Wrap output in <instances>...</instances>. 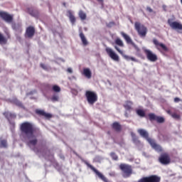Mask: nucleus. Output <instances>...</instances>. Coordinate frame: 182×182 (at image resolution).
I'll use <instances>...</instances> for the list:
<instances>
[{"label": "nucleus", "mask_w": 182, "mask_h": 182, "mask_svg": "<svg viewBox=\"0 0 182 182\" xmlns=\"http://www.w3.org/2000/svg\"><path fill=\"white\" fill-rule=\"evenodd\" d=\"M1 147L6 148L7 147V141L6 140H1Z\"/></svg>", "instance_id": "obj_35"}, {"label": "nucleus", "mask_w": 182, "mask_h": 182, "mask_svg": "<svg viewBox=\"0 0 182 182\" xmlns=\"http://www.w3.org/2000/svg\"><path fill=\"white\" fill-rule=\"evenodd\" d=\"M138 133H139V135H141V136L145 138L146 140L148 141V142H149V139H152L149 137V133L144 129H138Z\"/></svg>", "instance_id": "obj_18"}, {"label": "nucleus", "mask_w": 182, "mask_h": 182, "mask_svg": "<svg viewBox=\"0 0 182 182\" xmlns=\"http://www.w3.org/2000/svg\"><path fill=\"white\" fill-rule=\"evenodd\" d=\"M20 129L21 136L25 140H28L26 144L29 147L35 146L38 144V139L35 134L37 136L41 134L38 128L35 127L31 122H25L21 124Z\"/></svg>", "instance_id": "obj_1"}, {"label": "nucleus", "mask_w": 182, "mask_h": 182, "mask_svg": "<svg viewBox=\"0 0 182 182\" xmlns=\"http://www.w3.org/2000/svg\"><path fill=\"white\" fill-rule=\"evenodd\" d=\"M85 97L87 102L90 105H93L98 100V96L96 92L87 90L85 92Z\"/></svg>", "instance_id": "obj_3"}, {"label": "nucleus", "mask_w": 182, "mask_h": 182, "mask_svg": "<svg viewBox=\"0 0 182 182\" xmlns=\"http://www.w3.org/2000/svg\"><path fill=\"white\" fill-rule=\"evenodd\" d=\"M159 162L164 165H168L171 163V157L168 154L164 153L161 154L159 159H158Z\"/></svg>", "instance_id": "obj_8"}, {"label": "nucleus", "mask_w": 182, "mask_h": 182, "mask_svg": "<svg viewBox=\"0 0 182 182\" xmlns=\"http://www.w3.org/2000/svg\"><path fill=\"white\" fill-rule=\"evenodd\" d=\"M114 48L125 58L127 60H132L134 62H137V60L133 57H129L124 55V52L121 50L117 46H115Z\"/></svg>", "instance_id": "obj_15"}, {"label": "nucleus", "mask_w": 182, "mask_h": 182, "mask_svg": "<svg viewBox=\"0 0 182 182\" xmlns=\"http://www.w3.org/2000/svg\"><path fill=\"white\" fill-rule=\"evenodd\" d=\"M63 5L65 6H66V3H63Z\"/></svg>", "instance_id": "obj_48"}, {"label": "nucleus", "mask_w": 182, "mask_h": 182, "mask_svg": "<svg viewBox=\"0 0 182 182\" xmlns=\"http://www.w3.org/2000/svg\"><path fill=\"white\" fill-rule=\"evenodd\" d=\"M148 117H149V120H151V122L154 120L156 121V122L158 123H164L165 122V119L164 117H158L154 113H149V114H148Z\"/></svg>", "instance_id": "obj_11"}, {"label": "nucleus", "mask_w": 182, "mask_h": 182, "mask_svg": "<svg viewBox=\"0 0 182 182\" xmlns=\"http://www.w3.org/2000/svg\"><path fill=\"white\" fill-rule=\"evenodd\" d=\"M85 164L90 168L96 175L104 182H111L106 176H105L102 173H100L98 170H97L93 166L90 164L88 162L85 161Z\"/></svg>", "instance_id": "obj_6"}, {"label": "nucleus", "mask_w": 182, "mask_h": 182, "mask_svg": "<svg viewBox=\"0 0 182 182\" xmlns=\"http://www.w3.org/2000/svg\"><path fill=\"white\" fill-rule=\"evenodd\" d=\"M12 102L19 107H23V104L19 100H18L16 98L12 100Z\"/></svg>", "instance_id": "obj_31"}, {"label": "nucleus", "mask_w": 182, "mask_h": 182, "mask_svg": "<svg viewBox=\"0 0 182 182\" xmlns=\"http://www.w3.org/2000/svg\"><path fill=\"white\" fill-rule=\"evenodd\" d=\"M0 17L7 23H11L13 21V16L6 11H0Z\"/></svg>", "instance_id": "obj_12"}, {"label": "nucleus", "mask_w": 182, "mask_h": 182, "mask_svg": "<svg viewBox=\"0 0 182 182\" xmlns=\"http://www.w3.org/2000/svg\"><path fill=\"white\" fill-rule=\"evenodd\" d=\"M119 168L122 171V176H124V178H129L133 173L132 166L129 164H121Z\"/></svg>", "instance_id": "obj_2"}, {"label": "nucleus", "mask_w": 182, "mask_h": 182, "mask_svg": "<svg viewBox=\"0 0 182 182\" xmlns=\"http://www.w3.org/2000/svg\"><path fill=\"white\" fill-rule=\"evenodd\" d=\"M149 143L151 144V146H152L154 149L156 150L157 151L160 152L163 151L162 147L160 145L156 144L154 139H149Z\"/></svg>", "instance_id": "obj_16"}, {"label": "nucleus", "mask_w": 182, "mask_h": 182, "mask_svg": "<svg viewBox=\"0 0 182 182\" xmlns=\"http://www.w3.org/2000/svg\"><path fill=\"white\" fill-rule=\"evenodd\" d=\"M144 53L146 55V59L151 62H156L158 60V57L151 50L148 49H144Z\"/></svg>", "instance_id": "obj_7"}, {"label": "nucleus", "mask_w": 182, "mask_h": 182, "mask_svg": "<svg viewBox=\"0 0 182 182\" xmlns=\"http://www.w3.org/2000/svg\"><path fill=\"white\" fill-rule=\"evenodd\" d=\"M36 33L35 28L33 26H28L26 28L25 36L26 38H32Z\"/></svg>", "instance_id": "obj_13"}, {"label": "nucleus", "mask_w": 182, "mask_h": 182, "mask_svg": "<svg viewBox=\"0 0 182 182\" xmlns=\"http://www.w3.org/2000/svg\"><path fill=\"white\" fill-rule=\"evenodd\" d=\"M4 115L6 117V118H9V117H11L13 116V114L9 112H6L4 113Z\"/></svg>", "instance_id": "obj_37"}, {"label": "nucleus", "mask_w": 182, "mask_h": 182, "mask_svg": "<svg viewBox=\"0 0 182 182\" xmlns=\"http://www.w3.org/2000/svg\"><path fill=\"white\" fill-rule=\"evenodd\" d=\"M80 38L82 42L83 46H87L88 45V41H87V39L82 32H81L80 33Z\"/></svg>", "instance_id": "obj_25"}, {"label": "nucleus", "mask_w": 182, "mask_h": 182, "mask_svg": "<svg viewBox=\"0 0 182 182\" xmlns=\"http://www.w3.org/2000/svg\"><path fill=\"white\" fill-rule=\"evenodd\" d=\"M68 16L69 17L71 23L73 25H74L76 22V18H75L73 13H72L71 10H68Z\"/></svg>", "instance_id": "obj_22"}, {"label": "nucleus", "mask_w": 182, "mask_h": 182, "mask_svg": "<svg viewBox=\"0 0 182 182\" xmlns=\"http://www.w3.org/2000/svg\"><path fill=\"white\" fill-rule=\"evenodd\" d=\"M12 28L14 31H19L21 33L23 31V30L21 28V26L20 24H13L12 25Z\"/></svg>", "instance_id": "obj_28"}, {"label": "nucleus", "mask_w": 182, "mask_h": 182, "mask_svg": "<svg viewBox=\"0 0 182 182\" xmlns=\"http://www.w3.org/2000/svg\"><path fill=\"white\" fill-rule=\"evenodd\" d=\"M8 38H10V36H8Z\"/></svg>", "instance_id": "obj_49"}, {"label": "nucleus", "mask_w": 182, "mask_h": 182, "mask_svg": "<svg viewBox=\"0 0 182 182\" xmlns=\"http://www.w3.org/2000/svg\"><path fill=\"white\" fill-rule=\"evenodd\" d=\"M162 8L164 9V11H166V6L164 5V6H162Z\"/></svg>", "instance_id": "obj_45"}, {"label": "nucleus", "mask_w": 182, "mask_h": 182, "mask_svg": "<svg viewBox=\"0 0 182 182\" xmlns=\"http://www.w3.org/2000/svg\"><path fill=\"white\" fill-rule=\"evenodd\" d=\"M135 30L138 32V36L141 38H145L146 36L148 29L144 25H141L139 22H135Z\"/></svg>", "instance_id": "obj_4"}, {"label": "nucleus", "mask_w": 182, "mask_h": 182, "mask_svg": "<svg viewBox=\"0 0 182 182\" xmlns=\"http://www.w3.org/2000/svg\"><path fill=\"white\" fill-rule=\"evenodd\" d=\"M28 13L35 18H38L39 16V11L38 10H33V9H28Z\"/></svg>", "instance_id": "obj_21"}, {"label": "nucleus", "mask_w": 182, "mask_h": 182, "mask_svg": "<svg viewBox=\"0 0 182 182\" xmlns=\"http://www.w3.org/2000/svg\"><path fill=\"white\" fill-rule=\"evenodd\" d=\"M115 43L117 46H119V47H122V48L124 47V43H123V41L120 38H117L115 40Z\"/></svg>", "instance_id": "obj_32"}, {"label": "nucleus", "mask_w": 182, "mask_h": 182, "mask_svg": "<svg viewBox=\"0 0 182 182\" xmlns=\"http://www.w3.org/2000/svg\"><path fill=\"white\" fill-rule=\"evenodd\" d=\"M79 17L82 21H85L87 18V14L82 10H80L79 11Z\"/></svg>", "instance_id": "obj_27"}, {"label": "nucleus", "mask_w": 182, "mask_h": 182, "mask_svg": "<svg viewBox=\"0 0 182 182\" xmlns=\"http://www.w3.org/2000/svg\"><path fill=\"white\" fill-rule=\"evenodd\" d=\"M107 55L114 61L119 62V55L110 48H107L105 49Z\"/></svg>", "instance_id": "obj_9"}, {"label": "nucleus", "mask_w": 182, "mask_h": 182, "mask_svg": "<svg viewBox=\"0 0 182 182\" xmlns=\"http://www.w3.org/2000/svg\"><path fill=\"white\" fill-rule=\"evenodd\" d=\"M67 71H68L69 73H73V70H72L71 68H68V69L67 70Z\"/></svg>", "instance_id": "obj_44"}, {"label": "nucleus", "mask_w": 182, "mask_h": 182, "mask_svg": "<svg viewBox=\"0 0 182 182\" xmlns=\"http://www.w3.org/2000/svg\"><path fill=\"white\" fill-rule=\"evenodd\" d=\"M110 156L112 158V159L114 161H117L119 159L118 156L114 152H112L110 154Z\"/></svg>", "instance_id": "obj_33"}, {"label": "nucleus", "mask_w": 182, "mask_h": 182, "mask_svg": "<svg viewBox=\"0 0 182 182\" xmlns=\"http://www.w3.org/2000/svg\"><path fill=\"white\" fill-rule=\"evenodd\" d=\"M168 24L172 29L182 31V24L178 22H172L171 19L168 20Z\"/></svg>", "instance_id": "obj_14"}, {"label": "nucleus", "mask_w": 182, "mask_h": 182, "mask_svg": "<svg viewBox=\"0 0 182 182\" xmlns=\"http://www.w3.org/2000/svg\"><path fill=\"white\" fill-rule=\"evenodd\" d=\"M146 11H148L149 13L153 12V10L150 7H146Z\"/></svg>", "instance_id": "obj_42"}, {"label": "nucleus", "mask_w": 182, "mask_h": 182, "mask_svg": "<svg viewBox=\"0 0 182 182\" xmlns=\"http://www.w3.org/2000/svg\"><path fill=\"white\" fill-rule=\"evenodd\" d=\"M35 93H36V90L31 91V92H28V95H33V94H35Z\"/></svg>", "instance_id": "obj_43"}, {"label": "nucleus", "mask_w": 182, "mask_h": 182, "mask_svg": "<svg viewBox=\"0 0 182 182\" xmlns=\"http://www.w3.org/2000/svg\"><path fill=\"white\" fill-rule=\"evenodd\" d=\"M121 34L122 36V38H124V39H125V41H127V43L131 44V46L134 47H136V44L132 41V38L128 35H127L124 32H122Z\"/></svg>", "instance_id": "obj_17"}, {"label": "nucleus", "mask_w": 182, "mask_h": 182, "mask_svg": "<svg viewBox=\"0 0 182 182\" xmlns=\"http://www.w3.org/2000/svg\"><path fill=\"white\" fill-rule=\"evenodd\" d=\"M114 24H115L114 22H110L109 23H108V24L107 25V26L108 28H112V26H114Z\"/></svg>", "instance_id": "obj_39"}, {"label": "nucleus", "mask_w": 182, "mask_h": 182, "mask_svg": "<svg viewBox=\"0 0 182 182\" xmlns=\"http://www.w3.org/2000/svg\"><path fill=\"white\" fill-rule=\"evenodd\" d=\"M171 117L174 119H179L180 115L177 114L176 113H173L171 114Z\"/></svg>", "instance_id": "obj_38"}, {"label": "nucleus", "mask_w": 182, "mask_h": 182, "mask_svg": "<svg viewBox=\"0 0 182 182\" xmlns=\"http://www.w3.org/2000/svg\"><path fill=\"white\" fill-rule=\"evenodd\" d=\"M82 74L88 79L92 77V73L89 68H85Z\"/></svg>", "instance_id": "obj_24"}, {"label": "nucleus", "mask_w": 182, "mask_h": 182, "mask_svg": "<svg viewBox=\"0 0 182 182\" xmlns=\"http://www.w3.org/2000/svg\"><path fill=\"white\" fill-rule=\"evenodd\" d=\"M7 43V39L0 33V45H6Z\"/></svg>", "instance_id": "obj_29"}, {"label": "nucleus", "mask_w": 182, "mask_h": 182, "mask_svg": "<svg viewBox=\"0 0 182 182\" xmlns=\"http://www.w3.org/2000/svg\"><path fill=\"white\" fill-rule=\"evenodd\" d=\"M181 101V99L178 98V97H175L173 99V102H179Z\"/></svg>", "instance_id": "obj_41"}, {"label": "nucleus", "mask_w": 182, "mask_h": 182, "mask_svg": "<svg viewBox=\"0 0 182 182\" xmlns=\"http://www.w3.org/2000/svg\"><path fill=\"white\" fill-rule=\"evenodd\" d=\"M136 114L141 117H146V112L144 109H136Z\"/></svg>", "instance_id": "obj_30"}, {"label": "nucleus", "mask_w": 182, "mask_h": 182, "mask_svg": "<svg viewBox=\"0 0 182 182\" xmlns=\"http://www.w3.org/2000/svg\"><path fill=\"white\" fill-rule=\"evenodd\" d=\"M112 127L114 130H115L117 132H120L122 129V125L117 122H115L112 124Z\"/></svg>", "instance_id": "obj_20"}, {"label": "nucleus", "mask_w": 182, "mask_h": 182, "mask_svg": "<svg viewBox=\"0 0 182 182\" xmlns=\"http://www.w3.org/2000/svg\"><path fill=\"white\" fill-rule=\"evenodd\" d=\"M40 65L43 70H48V67L46 65L41 63Z\"/></svg>", "instance_id": "obj_40"}, {"label": "nucleus", "mask_w": 182, "mask_h": 182, "mask_svg": "<svg viewBox=\"0 0 182 182\" xmlns=\"http://www.w3.org/2000/svg\"><path fill=\"white\" fill-rule=\"evenodd\" d=\"M125 117H128L127 113H125Z\"/></svg>", "instance_id": "obj_46"}, {"label": "nucleus", "mask_w": 182, "mask_h": 182, "mask_svg": "<svg viewBox=\"0 0 182 182\" xmlns=\"http://www.w3.org/2000/svg\"><path fill=\"white\" fill-rule=\"evenodd\" d=\"M51 100L55 102L59 100V97L58 95H53L51 98Z\"/></svg>", "instance_id": "obj_36"}, {"label": "nucleus", "mask_w": 182, "mask_h": 182, "mask_svg": "<svg viewBox=\"0 0 182 182\" xmlns=\"http://www.w3.org/2000/svg\"><path fill=\"white\" fill-rule=\"evenodd\" d=\"M132 105L133 102L127 100L125 102V104H124V108H125V110L131 111L132 109Z\"/></svg>", "instance_id": "obj_23"}, {"label": "nucleus", "mask_w": 182, "mask_h": 182, "mask_svg": "<svg viewBox=\"0 0 182 182\" xmlns=\"http://www.w3.org/2000/svg\"><path fill=\"white\" fill-rule=\"evenodd\" d=\"M181 4L182 5V0H180Z\"/></svg>", "instance_id": "obj_47"}, {"label": "nucleus", "mask_w": 182, "mask_h": 182, "mask_svg": "<svg viewBox=\"0 0 182 182\" xmlns=\"http://www.w3.org/2000/svg\"><path fill=\"white\" fill-rule=\"evenodd\" d=\"M36 113L40 116H43L48 119H50L52 117V115L50 114L46 113L43 110H41V109H36Z\"/></svg>", "instance_id": "obj_19"}, {"label": "nucleus", "mask_w": 182, "mask_h": 182, "mask_svg": "<svg viewBox=\"0 0 182 182\" xmlns=\"http://www.w3.org/2000/svg\"><path fill=\"white\" fill-rule=\"evenodd\" d=\"M131 136H132V141L135 144H140V141L139 140L138 136H136V135L134 133H131Z\"/></svg>", "instance_id": "obj_26"}, {"label": "nucleus", "mask_w": 182, "mask_h": 182, "mask_svg": "<svg viewBox=\"0 0 182 182\" xmlns=\"http://www.w3.org/2000/svg\"><path fill=\"white\" fill-rule=\"evenodd\" d=\"M152 43H154V45H155V47L158 49V50L161 51V48H162V50L165 52H168V48L164 44L159 43L157 39L154 38Z\"/></svg>", "instance_id": "obj_10"}, {"label": "nucleus", "mask_w": 182, "mask_h": 182, "mask_svg": "<svg viewBox=\"0 0 182 182\" xmlns=\"http://www.w3.org/2000/svg\"><path fill=\"white\" fill-rule=\"evenodd\" d=\"M53 90L55 92H60V90H61V89H60V87L59 86H58V85H54V86L53 87Z\"/></svg>", "instance_id": "obj_34"}, {"label": "nucleus", "mask_w": 182, "mask_h": 182, "mask_svg": "<svg viewBox=\"0 0 182 182\" xmlns=\"http://www.w3.org/2000/svg\"><path fill=\"white\" fill-rule=\"evenodd\" d=\"M161 177L157 175H151L144 177L138 181V182H161Z\"/></svg>", "instance_id": "obj_5"}]
</instances>
